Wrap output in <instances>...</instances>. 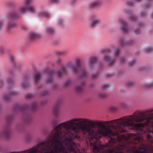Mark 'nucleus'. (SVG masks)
I'll use <instances>...</instances> for the list:
<instances>
[{
  "label": "nucleus",
  "instance_id": "f03ea898",
  "mask_svg": "<svg viewBox=\"0 0 153 153\" xmlns=\"http://www.w3.org/2000/svg\"><path fill=\"white\" fill-rule=\"evenodd\" d=\"M37 108V104L35 102H33L31 105L29 107L27 105H25L23 106L17 104L15 105L14 109L16 111L21 112L24 114L25 118L26 120H30V117L28 112V111L30 109L33 111H35Z\"/></svg>",
  "mask_w": 153,
  "mask_h": 153
},
{
  "label": "nucleus",
  "instance_id": "c756f323",
  "mask_svg": "<svg viewBox=\"0 0 153 153\" xmlns=\"http://www.w3.org/2000/svg\"><path fill=\"white\" fill-rule=\"evenodd\" d=\"M126 85L128 87H131L134 85V83L132 81H128Z\"/></svg>",
  "mask_w": 153,
  "mask_h": 153
},
{
  "label": "nucleus",
  "instance_id": "5701e85b",
  "mask_svg": "<svg viewBox=\"0 0 153 153\" xmlns=\"http://www.w3.org/2000/svg\"><path fill=\"white\" fill-rule=\"evenodd\" d=\"M143 87L146 88H151L153 87V82L149 83H146L143 85Z\"/></svg>",
  "mask_w": 153,
  "mask_h": 153
},
{
  "label": "nucleus",
  "instance_id": "20e7f679",
  "mask_svg": "<svg viewBox=\"0 0 153 153\" xmlns=\"http://www.w3.org/2000/svg\"><path fill=\"white\" fill-rule=\"evenodd\" d=\"M148 126L153 127V109L148 110Z\"/></svg>",
  "mask_w": 153,
  "mask_h": 153
},
{
  "label": "nucleus",
  "instance_id": "f8f14e48",
  "mask_svg": "<svg viewBox=\"0 0 153 153\" xmlns=\"http://www.w3.org/2000/svg\"><path fill=\"white\" fill-rule=\"evenodd\" d=\"M39 37V35L36 33H31L29 36L30 39L31 41H33L37 39Z\"/></svg>",
  "mask_w": 153,
  "mask_h": 153
},
{
  "label": "nucleus",
  "instance_id": "72a5a7b5",
  "mask_svg": "<svg viewBox=\"0 0 153 153\" xmlns=\"http://www.w3.org/2000/svg\"><path fill=\"white\" fill-rule=\"evenodd\" d=\"M4 25V21L2 20H0V30L3 28Z\"/></svg>",
  "mask_w": 153,
  "mask_h": 153
},
{
  "label": "nucleus",
  "instance_id": "a878e982",
  "mask_svg": "<svg viewBox=\"0 0 153 153\" xmlns=\"http://www.w3.org/2000/svg\"><path fill=\"white\" fill-rule=\"evenodd\" d=\"M147 137L148 140L150 141L151 142L153 143V137L152 135L148 134L147 136Z\"/></svg>",
  "mask_w": 153,
  "mask_h": 153
},
{
  "label": "nucleus",
  "instance_id": "b1692460",
  "mask_svg": "<svg viewBox=\"0 0 153 153\" xmlns=\"http://www.w3.org/2000/svg\"><path fill=\"white\" fill-rule=\"evenodd\" d=\"M7 83L10 85L13 84L14 82L13 79L10 76L7 78Z\"/></svg>",
  "mask_w": 153,
  "mask_h": 153
},
{
  "label": "nucleus",
  "instance_id": "ddd939ff",
  "mask_svg": "<svg viewBox=\"0 0 153 153\" xmlns=\"http://www.w3.org/2000/svg\"><path fill=\"white\" fill-rule=\"evenodd\" d=\"M31 4V3L28 6H27V10L29 12L31 13H35L36 12V8L33 5H30ZM26 6H27V5Z\"/></svg>",
  "mask_w": 153,
  "mask_h": 153
},
{
  "label": "nucleus",
  "instance_id": "37998d69",
  "mask_svg": "<svg viewBox=\"0 0 153 153\" xmlns=\"http://www.w3.org/2000/svg\"><path fill=\"white\" fill-rule=\"evenodd\" d=\"M140 30L138 29H137L134 30V32L136 34H138L140 33Z\"/></svg>",
  "mask_w": 153,
  "mask_h": 153
},
{
  "label": "nucleus",
  "instance_id": "393cba45",
  "mask_svg": "<svg viewBox=\"0 0 153 153\" xmlns=\"http://www.w3.org/2000/svg\"><path fill=\"white\" fill-rule=\"evenodd\" d=\"M145 51L147 53H151L153 51V48L151 47H148L145 49Z\"/></svg>",
  "mask_w": 153,
  "mask_h": 153
},
{
  "label": "nucleus",
  "instance_id": "58836bf2",
  "mask_svg": "<svg viewBox=\"0 0 153 153\" xmlns=\"http://www.w3.org/2000/svg\"><path fill=\"white\" fill-rule=\"evenodd\" d=\"M120 106L123 108H125L127 106V104L125 102H123L121 103Z\"/></svg>",
  "mask_w": 153,
  "mask_h": 153
},
{
  "label": "nucleus",
  "instance_id": "cd10ccee",
  "mask_svg": "<svg viewBox=\"0 0 153 153\" xmlns=\"http://www.w3.org/2000/svg\"><path fill=\"white\" fill-rule=\"evenodd\" d=\"M109 84L108 83L103 84L102 86V88L103 89H107L109 87Z\"/></svg>",
  "mask_w": 153,
  "mask_h": 153
},
{
  "label": "nucleus",
  "instance_id": "13d9d810",
  "mask_svg": "<svg viewBox=\"0 0 153 153\" xmlns=\"http://www.w3.org/2000/svg\"><path fill=\"white\" fill-rule=\"evenodd\" d=\"M152 16H153V13L152 14Z\"/></svg>",
  "mask_w": 153,
  "mask_h": 153
},
{
  "label": "nucleus",
  "instance_id": "c85d7f7f",
  "mask_svg": "<svg viewBox=\"0 0 153 153\" xmlns=\"http://www.w3.org/2000/svg\"><path fill=\"white\" fill-rule=\"evenodd\" d=\"M48 94V91L47 90L43 91L41 93V95L42 96H45Z\"/></svg>",
  "mask_w": 153,
  "mask_h": 153
},
{
  "label": "nucleus",
  "instance_id": "de8ad7c7",
  "mask_svg": "<svg viewBox=\"0 0 153 153\" xmlns=\"http://www.w3.org/2000/svg\"><path fill=\"white\" fill-rule=\"evenodd\" d=\"M51 1L54 3H58L59 2V0H51Z\"/></svg>",
  "mask_w": 153,
  "mask_h": 153
},
{
  "label": "nucleus",
  "instance_id": "c9c22d12",
  "mask_svg": "<svg viewBox=\"0 0 153 153\" xmlns=\"http://www.w3.org/2000/svg\"><path fill=\"white\" fill-rule=\"evenodd\" d=\"M117 109V108L115 106H111L110 108V110L112 111H115Z\"/></svg>",
  "mask_w": 153,
  "mask_h": 153
},
{
  "label": "nucleus",
  "instance_id": "f704fd0d",
  "mask_svg": "<svg viewBox=\"0 0 153 153\" xmlns=\"http://www.w3.org/2000/svg\"><path fill=\"white\" fill-rule=\"evenodd\" d=\"M148 151L147 149H145L143 151H137V152H135L134 153H148ZM152 153H153V151Z\"/></svg>",
  "mask_w": 153,
  "mask_h": 153
},
{
  "label": "nucleus",
  "instance_id": "09e8293b",
  "mask_svg": "<svg viewBox=\"0 0 153 153\" xmlns=\"http://www.w3.org/2000/svg\"><path fill=\"white\" fill-rule=\"evenodd\" d=\"M130 19L131 20H132V21H134L136 19V18L134 16H132V17L131 16H130Z\"/></svg>",
  "mask_w": 153,
  "mask_h": 153
},
{
  "label": "nucleus",
  "instance_id": "423d86ee",
  "mask_svg": "<svg viewBox=\"0 0 153 153\" xmlns=\"http://www.w3.org/2000/svg\"><path fill=\"white\" fill-rule=\"evenodd\" d=\"M109 51L110 50L109 49H105L103 51L104 53V59L108 62L110 65H112L114 63V60L108 56Z\"/></svg>",
  "mask_w": 153,
  "mask_h": 153
},
{
  "label": "nucleus",
  "instance_id": "bb28decb",
  "mask_svg": "<svg viewBox=\"0 0 153 153\" xmlns=\"http://www.w3.org/2000/svg\"><path fill=\"white\" fill-rule=\"evenodd\" d=\"M7 121L9 122H10L13 120V117L11 115H8L6 117Z\"/></svg>",
  "mask_w": 153,
  "mask_h": 153
},
{
  "label": "nucleus",
  "instance_id": "e433bc0d",
  "mask_svg": "<svg viewBox=\"0 0 153 153\" xmlns=\"http://www.w3.org/2000/svg\"><path fill=\"white\" fill-rule=\"evenodd\" d=\"M71 82L70 80L67 81L65 84V86L67 87L70 85L71 84Z\"/></svg>",
  "mask_w": 153,
  "mask_h": 153
},
{
  "label": "nucleus",
  "instance_id": "7c9ffc66",
  "mask_svg": "<svg viewBox=\"0 0 153 153\" xmlns=\"http://www.w3.org/2000/svg\"><path fill=\"white\" fill-rule=\"evenodd\" d=\"M32 0H25L24 1L25 4L27 6H28L32 2Z\"/></svg>",
  "mask_w": 153,
  "mask_h": 153
},
{
  "label": "nucleus",
  "instance_id": "1a4fd4ad",
  "mask_svg": "<svg viewBox=\"0 0 153 153\" xmlns=\"http://www.w3.org/2000/svg\"><path fill=\"white\" fill-rule=\"evenodd\" d=\"M43 74V73L42 72H37L35 74L33 79L35 83H37L39 82Z\"/></svg>",
  "mask_w": 153,
  "mask_h": 153
},
{
  "label": "nucleus",
  "instance_id": "8fccbe9b",
  "mask_svg": "<svg viewBox=\"0 0 153 153\" xmlns=\"http://www.w3.org/2000/svg\"><path fill=\"white\" fill-rule=\"evenodd\" d=\"M63 22L62 19H60L59 20V23L60 25H61L62 24V23Z\"/></svg>",
  "mask_w": 153,
  "mask_h": 153
},
{
  "label": "nucleus",
  "instance_id": "4d7b16f0",
  "mask_svg": "<svg viewBox=\"0 0 153 153\" xmlns=\"http://www.w3.org/2000/svg\"><path fill=\"white\" fill-rule=\"evenodd\" d=\"M54 88L55 89H56L57 88L56 87V86L55 85L54 86Z\"/></svg>",
  "mask_w": 153,
  "mask_h": 153
},
{
  "label": "nucleus",
  "instance_id": "3c124183",
  "mask_svg": "<svg viewBox=\"0 0 153 153\" xmlns=\"http://www.w3.org/2000/svg\"><path fill=\"white\" fill-rule=\"evenodd\" d=\"M128 4L130 5H131L133 4V3L132 2L129 1L128 2Z\"/></svg>",
  "mask_w": 153,
  "mask_h": 153
},
{
  "label": "nucleus",
  "instance_id": "4c0bfd02",
  "mask_svg": "<svg viewBox=\"0 0 153 153\" xmlns=\"http://www.w3.org/2000/svg\"><path fill=\"white\" fill-rule=\"evenodd\" d=\"M120 61L121 64H123L125 63V59L124 57H121L120 58Z\"/></svg>",
  "mask_w": 153,
  "mask_h": 153
},
{
  "label": "nucleus",
  "instance_id": "4468645a",
  "mask_svg": "<svg viewBox=\"0 0 153 153\" xmlns=\"http://www.w3.org/2000/svg\"><path fill=\"white\" fill-rule=\"evenodd\" d=\"M133 43V41L131 40H130L126 42H124V40L122 39H120L119 40V44L121 46H123L125 45H131Z\"/></svg>",
  "mask_w": 153,
  "mask_h": 153
},
{
  "label": "nucleus",
  "instance_id": "412c9836",
  "mask_svg": "<svg viewBox=\"0 0 153 153\" xmlns=\"http://www.w3.org/2000/svg\"><path fill=\"white\" fill-rule=\"evenodd\" d=\"M97 61V58L95 57H92L89 59V63L90 66H92V65L95 63Z\"/></svg>",
  "mask_w": 153,
  "mask_h": 153
},
{
  "label": "nucleus",
  "instance_id": "a19ab883",
  "mask_svg": "<svg viewBox=\"0 0 153 153\" xmlns=\"http://www.w3.org/2000/svg\"><path fill=\"white\" fill-rule=\"evenodd\" d=\"M135 64V60H133L130 61L129 63V65L130 66H132L134 65Z\"/></svg>",
  "mask_w": 153,
  "mask_h": 153
},
{
  "label": "nucleus",
  "instance_id": "dca6fc26",
  "mask_svg": "<svg viewBox=\"0 0 153 153\" xmlns=\"http://www.w3.org/2000/svg\"><path fill=\"white\" fill-rule=\"evenodd\" d=\"M45 33L48 35H52L54 33V29L51 27H47L45 30Z\"/></svg>",
  "mask_w": 153,
  "mask_h": 153
},
{
  "label": "nucleus",
  "instance_id": "6e6d98bb",
  "mask_svg": "<svg viewBox=\"0 0 153 153\" xmlns=\"http://www.w3.org/2000/svg\"><path fill=\"white\" fill-rule=\"evenodd\" d=\"M131 14H132V13H131H131H128V14L129 15H131Z\"/></svg>",
  "mask_w": 153,
  "mask_h": 153
},
{
  "label": "nucleus",
  "instance_id": "5fc2aeb1",
  "mask_svg": "<svg viewBox=\"0 0 153 153\" xmlns=\"http://www.w3.org/2000/svg\"><path fill=\"white\" fill-rule=\"evenodd\" d=\"M46 103V102H45V103H42V105H44Z\"/></svg>",
  "mask_w": 153,
  "mask_h": 153
},
{
  "label": "nucleus",
  "instance_id": "6ab92c4d",
  "mask_svg": "<svg viewBox=\"0 0 153 153\" xmlns=\"http://www.w3.org/2000/svg\"><path fill=\"white\" fill-rule=\"evenodd\" d=\"M100 20L98 19H95L93 20L90 25V27L91 28L95 27L97 25L100 23Z\"/></svg>",
  "mask_w": 153,
  "mask_h": 153
},
{
  "label": "nucleus",
  "instance_id": "f257e3e1",
  "mask_svg": "<svg viewBox=\"0 0 153 153\" xmlns=\"http://www.w3.org/2000/svg\"><path fill=\"white\" fill-rule=\"evenodd\" d=\"M75 65H74L71 63L67 64L65 67L62 68L61 72L56 71L54 72L53 71L50 69H48L45 70V72L47 74L48 77L46 80L47 84L51 83L52 82L53 76L55 74L58 77H61L63 75L66 74L67 70L71 68L73 72L76 74L79 73H80V77L81 78L86 77L87 73L85 71L81 68V59L79 57H77L75 59Z\"/></svg>",
  "mask_w": 153,
  "mask_h": 153
},
{
  "label": "nucleus",
  "instance_id": "9b49d317",
  "mask_svg": "<svg viewBox=\"0 0 153 153\" xmlns=\"http://www.w3.org/2000/svg\"><path fill=\"white\" fill-rule=\"evenodd\" d=\"M29 78L27 75L25 76L23 78V82L22 84V86L24 88H26L30 86L28 83H26V81L28 80Z\"/></svg>",
  "mask_w": 153,
  "mask_h": 153
},
{
  "label": "nucleus",
  "instance_id": "a18cd8bd",
  "mask_svg": "<svg viewBox=\"0 0 153 153\" xmlns=\"http://www.w3.org/2000/svg\"><path fill=\"white\" fill-rule=\"evenodd\" d=\"M9 58H10V60L12 61H13V62L14 61V58L13 56L12 55H9Z\"/></svg>",
  "mask_w": 153,
  "mask_h": 153
},
{
  "label": "nucleus",
  "instance_id": "49530a36",
  "mask_svg": "<svg viewBox=\"0 0 153 153\" xmlns=\"http://www.w3.org/2000/svg\"><path fill=\"white\" fill-rule=\"evenodd\" d=\"M142 17H144L146 16V14L145 13L143 12H141L140 13Z\"/></svg>",
  "mask_w": 153,
  "mask_h": 153
},
{
  "label": "nucleus",
  "instance_id": "bf43d9fd",
  "mask_svg": "<svg viewBox=\"0 0 153 153\" xmlns=\"http://www.w3.org/2000/svg\"><path fill=\"white\" fill-rule=\"evenodd\" d=\"M139 26H140L141 25H140V24L139 25Z\"/></svg>",
  "mask_w": 153,
  "mask_h": 153
},
{
  "label": "nucleus",
  "instance_id": "f3484780",
  "mask_svg": "<svg viewBox=\"0 0 153 153\" xmlns=\"http://www.w3.org/2000/svg\"><path fill=\"white\" fill-rule=\"evenodd\" d=\"M39 17H44L47 18H49L51 16L50 14L45 11H43L40 12L39 14Z\"/></svg>",
  "mask_w": 153,
  "mask_h": 153
},
{
  "label": "nucleus",
  "instance_id": "6e6552de",
  "mask_svg": "<svg viewBox=\"0 0 153 153\" xmlns=\"http://www.w3.org/2000/svg\"><path fill=\"white\" fill-rule=\"evenodd\" d=\"M17 94V92H16L14 91H10L8 94H6L4 95V99L6 101H8L11 97L16 95Z\"/></svg>",
  "mask_w": 153,
  "mask_h": 153
},
{
  "label": "nucleus",
  "instance_id": "0eeeda50",
  "mask_svg": "<svg viewBox=\"0 0 153 153\" xmlns=\"http://www.w3.org/2000/svg\"><path fill=\"white\" fill-rule=\"evenodd\" d=\"M85 82H81L80 85L76 86L75 88V91L78 93H81L83 91V88L85 85Z\"/></svg>",
  "mask_w": 153,
  "mask_h": 153
},
{
  "label": "nucleus",
  "instance_id": "39448f33",
  "mask_svg": "<svg viewBox=\"0 0 153 153\" xmlns=\"http://www.w3.org/2000/svg\"><path fill=\"white\" fill-rule=\"evenodd\" d=\"M119 23L121 26L122 31L125 33H128L129 29L128 27L127 24L122 19H120Z\"/></svg>",
  "mask_w": 153,
  "mask_h": 153
},
{
  "label": "nucleus",
  "instance_id": "7ed1b4c3",
  "mask_svg": "<svg viewBox=\"0 0 153 153\" xmlns=\"http://www.w3.org/2000/svg\"><path fill=\"white\" fill-rule=\"evenodd\" d=\"M27 8L25 6H20L19 9L16 10L11 12L9 13V17L10 20H16L19 16L21 13H25Z\"/></svg>",
  "mask_w": 153,
  "mask_h": 153
},
{
  "label": "nucleus",
  "instance_id": "a211bd4d",
  "mask_svg": "<svg viewBox=\"0 0 153 153\" xmlns=\"http://www.w3.org/2000/svg\"><path fill=\"white\" fill-rule=\"evenodd\" d=\"M59 105L57 104L55 105L53 109V114L55 116H57L59 112Z\"/></svg>",
  "mask_w": 153,
  "mask_h": 153
},
{
  "label": "nucleus",
  "instance_id": "4be33fe9",
  "mask_svg": "<svg viewBox=\"0 0 153 153\" xmlns=\"http://www.w3.org/2000/svg\"><path fill=\"white\" fill-rule=\"evenodd\" d=\"M56 53L58 55L63 56L67 53V52L65 50L58 51L56 52Z\"/></svg>",
  "mask_w": 153,
  "mask_h": 153
},
{
  "label": "nucleus",
  "instance_id": "ea45409f",
  "mask_svg": "<svg viewBox=\"0 0 153 153\" xmlns=\"http://www.w3.org/2000/svg\"><path fill=\"white\" fill-rule=\"evenodd\" d=\"M98 76V74L97 73H94L92 75V79H95L97 78Z\"/></svg>",
  "mask_w": 153,
  "mask_h": 153
},
{
  "label": "nucleus",
  "instance_id": "864d4df0",
  "mask_svg": "<svg viewBox=\"0 0 153 153\" xmlns=\"http://www.w3.org/2000/svg\"><path fill=\"white\" fill-rule=\"evenodd\" d=\"M2 85L3 83L2 82H0V87L2 86Z\"/></svg>",
  "mask_w": 153,
  "mask_h": 153
},
{
  "label": "nucleus",
  "instance_id": "2eb2a0df",
  "mask_svg": "<svg viewBox=\"0 0 153 153\" xmlns=\"http://www.w3.org/2000/svg\"><path fill=\"white\" fill-rule=\"evenodd\" d=\"M101 2L100 1H97L90 4L89 7L91 8H94L98 7L101 5Z\"/></svg>",
  "mask_w": 153,
  "mask_h": 153
},
{
  "label": "nucleus",
  "instance_id": "603ef678",
  "mask_svg": "<svg viewBox=\"0 0 153 153\" xmlns=\"http://www.w3.org/2000/svg\"><path fill=\"white\" fill-rule=\"evenodd\" d=\"M38 87L39 88H41L42 87V85H39Z\"/></svg>",
  "mask_w": 153,
  "mask_h": 153
},
{
  "label": "nucleus",
  "instance_id": "79ce46f5",
  "mask_svg": "<svg viewBox=\"0 0 153 153\" xmlns=\"http://www.w3.org/2000/svg\"><path fill=\"white\" fill-rule=\"evenodd\" d=\"M119 53V51L117 49H116L114 51V54L116 56H118Z\"/></svg>",
  "mask_w": 153,
  "mask_h": 153
},
{
  "label": "nucleus",
  "instance_id": "c03bdc74",
  "mask_svg": "<svg viewBox=\"0 0 153 153\" xmlns=\"http://www.w3.org/2000/svg\"><path fill=\"white\" fill-rule=\"evenodd\" d=\"M61 62V60L60 59H58L56 61V63L58 65L60 64Z\"/></svg>",
  "mask_w": 153,
  "mask_h": 153
},
{
  "label": "nucleus",
  "instance_id": "9d476101",
  "mask_svg": "<svg viewBox=\"0 0 153 153\" xmlns=\"http://www.w3.org/2000/svg\"><path fill=\"white\" fill-rule=\"evenodd\" d=\"M9 13L8 14V18L9 22L8 24L7 30L8 31H10L11 29L14 28L16 26V24L14 22H11L14 20H10L9 17Z\"/></svg>",
  "mask_w": 153,
  "mask_h": 153
},
{
  "label": "nucleus",
  "instance_id": "473e14b6",
  "mask_svg": "<svg viewBox=\"0 0 153 153\" xmlns=\"http://www.w3.org/2000/svg\"><path fill=\"white\" fill-rule=\"evenodd\" d=\"M107 94L102 93H100L99 94V97L101 98H105L107 97Z\"/></svg>",
  "mask_w": 153,
  "mask_h": 153
},
{
  "label": "nucleus",
  "instance_id": "aec40b11",
  "mask_svg": "<svg viewBox=\"0 0 153 153\" xmlns=\"http://www.w3.org/2000/svg\"><path fill=\"white\" fill-rule=\"evenodd\" d=\"M1 135L3 136L6 137H9L10 134V131L8 129H5L2 132L0 133Z\"/></svg>",
  "mask_w": 153,
  "mask_h": 153
},
{
  "label": "nucleus",
  "instance_id": "2f4dec72",
  "mask_svg": "<svg viewBox=\"0 0 153 153\" xmlns=\"http://www.w3.org/2000/svg\"><path fill=\"white\" fill-rule=\"evenodd\" d=\"M33 97V94L31 93H28L26 95V98L27 99H30Z\"/></svg>",
  "mask_w": 153,
  "mask_h": 153
}]
</instances>
